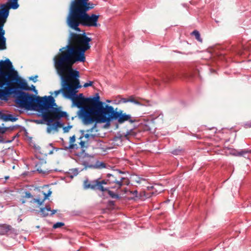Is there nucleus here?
Segmentation results:
<instances>
[{
	"mask_svg": "<svg viewBox=\"0 0 251 251\" xmlns=\"http://www.w3.org/2000/svg\"><path fill=\"white\" fill-rule=\"evenodd\" d=\"M88 0H74L71 4L70 10H79L80 9H84L88 8V11L89 9L94 7L93 3H88Z\"/></svg>",
	"mask_w": 251,
	"mask_h": 251,
	"instance_id": "nucleus-13",
	"label": "nucleus"
},
{
	"mask_svg": "<svg viewBox=\"0 0 251 251\" xmlns=\"http://www.w3.org/2000/svg\"><path fill=\"white\" fill-rule=\"evenodd\" d=\"M18 1V0H9L6 3L0 5V50L6 49V39L4 37L5 30L3 27L9 15V9H16L19 7Z\"/></svg>",
	"mask_w": 251,
	"mask_h": 251,
	"instance_id": "nucleus-7",
	"label": "nucleus"
},
{
	"mask_svg": "<svg viewBox=\"0 0 251 251\" xmlns=\"http://www.w3.org/2000/svg\"><path fill=\"white\" fill-rule=\"evenodd\" d=\"M76 77L74 79V82L73 83V91L74 93H71L72 96L70 97H68L67 99H71L73 104L80 108V110L79 111V116L80 118V111L82 108L85 107L86 105H88V98H84L83 94L80 93L78 95H76L77 91V89L81 87L80 85V82L79 80V72L77 71L76 73Z\"/></svg>",
	"mask_w": 251,
	"mask_h": 251,
	"instance_id": "nucleus-10",
	"label": "nucleus"
},
{
	"mask_svg": "<svg viewBox=\"0 0 251 251\" xmlns=\"http://www.w3.org/2000/svg\"><path fill=\"white\" fill-rule=\"evenodd\" d=\"M5 178L6 179H8L9 178V176H6L5 177Z\"/></svg>",
	"mask_w": 251,
	"mask_h": 251,
	"instance_id": "nucleus-41",
	"label": "nucleus"
},
{
	"mask_svg": "<svg viewBox=\"0 0 251 251\" xmlns=\"http://www.w3.org/2000/svg\"><path fill=\"white\" fill-rule=\"evenodd\" d=\"M39 102L40 107L38 111L41 113L44 121L48 126L47 132L50 133L52 131H57L58 127L63 126L58 120L61 118L67 117V113L62 111L60 108L54 107L56 106V104L53 97L51 96H44L43 100H40Z\"/></svg>",
	"mask_w": 251,
	"mask_h": 251,
	"instance_id": "nucleus-2",
	"label": "nucleus"
},
{
	"mask_svg": "<svg viewBox=\"0 0 251 251\" xmlns=\"http://www.w3.org/2000/svg\"><path fill=\"white\" fill-rule=\"evenodd\" d=\"M127 99H126V98L123 99H122V101H123V102H124L126 103V102H125V101H127Z\"/></svg>",
	"mask_w": 251,
	"mask_h": 251,
	"instance_id": "nucleus-39",
	"label": "nucleus"
},
{
	"mask_svg": "<svg viewBox=\"0 0 251 251\" xmlns=\"http://www.w3.org/2000/svg\"><path fill=\"white\" fill-rule=\"evenodd\" d=\"M90 167L95 169H101L105 168L106 165L103 162L97 161L94 165Z\"/></svg>",
	"mask_w": 251,
	"mask_h": 251,
	"instance_id": "nucleus-20",
	"label": "nucleus"
},
{
	"mask_svg": "<svg viewBox=\"0 0 251 251\" xmlns=\"http://www.w3.org/2000/svg\"><path fill=\"white\" fill-rule=\"evenodd\" d=\"M125 102H131L135 104H138V105H149V104H142L140 102L137 101V100H135L133 98L130 97L128 98L127 100V101H125Z\"/></svg>",
	"mask_w": 251,
	"mask_h": 251,
	"instance_id": "nucleus-24",
	"label": "nucleus"
},
{
	"mask_svg": "<svg viewBox=\"0 0 251 251\" xmlns=\"http://www.w3.org/2000/svg\"><path fill=\"white\" fill-rule=\"evenodd\" d=\"M17 234V230L13 228L10 225L0 224V235H13Z\"/></svg>",
	"mask_w": 251,
	"mask_h": 251,
	"instance_id": "nucleus-14",
	"label": "nucleus"
},
{
	"mask_svg": "<svg viewBox=\"0 0 251 251\" xmlns=\"http://www.w3.org/2000/svg\"><path fill=\"white\" fill-rule=\"evenodd\" d=\"M20 88L24 90H30V88L27 85V83L24 81H20Z\"/></svg>",
	"mask_w": 251,
	"mask_h": 251,
	"instance_id": "nucleus-23",
	"label": "nucleus"
},
{
	"mask_svg": "<svg viewBox=\"0 0 251 251\" xmlns=\"http://www.w3.org/2000/svg\"><path fill=\"white\" fill-rule=\"evenodd\" d=\"M32 90H33L34 92H36V90H35V87L34 85H32Z\"/></svg>",
	"mask_w": 251,
	"mask_h": 251,
	"instance_id": "nucleus-37",
	"label": "nucleus"
},
{
	"mask_svg": "<svg viewBox=\"0 0 251 251\" xmlns=\"http://www.w3.org/2000/svg\"><path fill=\"white\" fill-rule=\"evenodd\" d=\"M132 132V130H130L129 131H127L126 133L125 136L126 138H127L128 136L131 134V132Z\"/></svg>",
	"mask_w": 251,
	"mask_h": 251,
	"instance_id": "nucleus-33",
	"label": "nucleus"
},
{
	"mask_svg": "<svg viewBox=\"0 0 251 251\" xmlns=\"http://www.w3.org/2000/svg\"><path fill=\"white\" fill-rule=\"evenodd\" d=\"M112 120H117L119 124H123L126 122L132 124L137 121L135 118L132 117L130 114L124 113L122 110L114 111L111 106L100 123H108Z\"/></svg>",
	"mask_w": 251,
	"mask_h": 251,
	"instance_id": "nucleus-9",
	"label": "nucleus"
},
{
	"mask_svg": "<svg viewBox=\"0 0 251 251\" xmlns=\"http://www.w3.org/2000/svg\"><path fill=\"white\" fill-rule=\"evenodd\" d=\"M64 225V224L62 222H57L53 225V228H59Z\"/></svg>",
	"mask_w": 251,
	"mask_h": 251,
	"instance_id": "nucleus-28",
	"label": "nucleus"
},
{
	"mask_svg": "<svg viewBox=\"0 0 251 251\" xmlns=\"http://www.w3.org/2000/svg\"><path fill=\"white\" fill-rule=\"evenodd\" d=\"M24 198H32V195L29 192H25V195L23 197Z\"/></svg>",
	"mask_w": 251,
	"mask_h": 251,
	"instance_id": "nucleus-30",
	"label": "nucleus"
},
{
	"mask_svg": "<svg viewBox=\"0 0 251 251\" xmlns=\"http://www.w3.org/2000/svg\"><path fill=\"white\" fill-rule=\"evenodd\" d=\"M2 118L5 121H10L12 122H15L17 120V118L13 117L11 114H4L2 116Z\"/></svg>",
	"mask_w": 251,
	"mask_h": 251,
	"instance_id": "nucleus-21",
	"label": "nucleus"
},
{
	"mask_svg": "<svg viewBox=\"0 0 251 251\" xmlns=\"http://www.w3.org/2000/svg\"><path fill=\"white\" fill-rule=\"evenodd\" d=\"M88 8L79 10H69L66 22L72 29L77 31L80 29L78 27L80 25L87 27H97L98 26L99 15L88 14Z\"/></svg>",
	"mask_w": 251,
	"mask_h": 251,
	"instance_id": "nucleus-5",
	"label": "nucleus"
},
{
	"mask_svg": "<svg viewBox=\"0 0 251 251\" xmlns=\"http://www.w3.org/2000/svg\"><path fill=\"white\" fill-rule=\"evenodd\" d=\"M70 174L71 175V176L73 177L74 176H76L78 175L79 171L77 169H72L70 170Z\"/></svg>",
	"mask_w": 251,
	"mask_h": 251,
	"instance_id": "nucleus-27",
	"label": "nucleus"
},
{
	"mask_svg": "<svg viewBox=\"0 0 251 251\" xmlns=\"http://www.w3.org/2000/svg\"><path fill=\"white\" fill-rule=\"evenodd\" d=\"M182 151H183L182 150L176 149L172 151V153L174 155H178L180 154Z\"/></svg>",
	"mask_w": 251,
	"mask_h": 251,
	"instance_id": "nucleus-29",
	"label": "nucleus"
},
{
	"mask_svg": "<svg viewBox=\"0 0 251 251\" xmlns=\"http://www.w3.org/2000/svg\"><path fill=\"white\" fill-rule=\"evenodd\" d=\"M85 132V130H80L81 135L79 138V139L81 140L79 144L81 148H83L84 147L85 142H87L89 140L90 137H93V135L92 134H89L88 133L84 134Z\"/></svg>",
	"mask_w": 251,
	"mask_h": 251,
	"instance_id": "nucleus-15",
	"label": "nucleus"
},
{
	"mask_svg": "<svg viewBox=\"0 0 251 251\" xmlns=\"http://www.w3.org/2000/svg\"><path fill=\"white\" fill-rule=\"evenodd\" d=\"M35 122H36V123H38V124L42 123V122L41 121H40V120H36Z\"/></svg>",
	"mask_w": 251,
	"mask_h": 251,
	"instance_id": "nucleus-38",
	"label": "nucleus"
},
{
	"mask_svg": "<svg viewBox=\"0 0 251 251\" xmlns=\"http://www.w3.org/2000/svg\"><path fill=\"white\" fill-rule=\"evenodd\" d=\"M51 191L50 189L48 191L47 193L43 192V194L44 196V197L43 200H41L39 199H33L32 201L33 202L37 203L39 205H41L43 203L44 201L48 198V197L51 195Z\"/></svg>",
	"mask_w": 251,
	"mask_h": 251,
	"instance_id": "nucleus-17",
	"label": "nucleus"
},
{
	"mask_svg": "<svg viewBox=\"0 0 251 251\" xmlns=\"http://www.w3.org/2000/svg\"><path fill=\"white\" fill-rule=\"evenodd\" d=\"M104 181H100L99 179H95L89 181L88 179L85 180L83 182V187L85 189H91L92 190H98L103 192L107 191V189L103 186Z\"/></svg>",
	"mask_w": 251,
	"mask_h": 251,
	"instance_id": "nucleus-12",
	"label": "nucleus"
},
{
	"mask_svg": "<svg viewBox=\"0 0 251 251\" xmlns=\"http://www.w3.org/2000/svg\"><path fill=\"white\" fill-rule=\"evenodd\" d=\"M93 81H89L88 82L84 83V84L83 85V87L86 88L89 86H91L93 85Z\"/></svg>",
	"mask_w": 251,
	"mask_h": 251,
	"instance_id": "nucleus-31",
	"label": "nucleus"
},
{
	"mask_svg": "<svg viewBox=\"0 0 251 251\" xmlns=\"http://www.w3.org/2000/svg\"><path fill=\"white\" fill-rule=\"evenodd\" d=\"M37 77H38L37 75H35V76H31V77H30L29 78V79L32 80L34 82H35L37 81L36 78H37Z\"/></svg>",
	"mask_w": 251,
	"mask_h": 251,
	"instance_id": "nucleus-34",
	"label": "nucleus"
},
{
	"mask_svg": "<svg viewBox=\"0 0 251 251\" xmlns=\"http://www.w3.org/2000/svg\"><path fill=\"white\" fill-rule=\"evenodd\" d=\"M14 93L17 95L16 102L19 107L39 111L40 107L39 101L43 100L44 97L35 98L33 95L20 91H17V90Z\"/></svg>",
	"mask_w": 251,
	"mask_h": 251,
	"instance_id": "nucleus-8",
	"label": "nucleus"
},
{
	"mask_svg": "<svg viewBox=\"0 0 251 251\" xmlns=\"http://www.w3.org/2000/svg\"><path fill=\"white\" fill-rule=\"evenodd\" d=\"M19 80L17 72L12 70V72L8 75L4 71H0V87L4 89H0V99L5 100L9 94L16 92V88L15 84Z\"/></svg>",
	"mask_w": 251,
	"mask_h": 251,
	"instance_id": "nucleus-6",
	"label": "nucleus"
},
{
	"mask_svg": "<svg viewBox=\"0 0 251 251\" xmlns=\"http://www.w3.org/2000/svg\"><path fill=\"white\" fill-rule=\"evenodd\" d=\"M22 203H25V201L24 199L22 200Z\"/></svg>",
	"mask_w": 251,
	"mask_h": 251,
	"instance_id": "nucleus-40",
	"label": "nucleus"
},
{
	"mask_svg": "<svg viewBox=\"0 0 251 251\" xmlns=\"http://www.w3.org/2000/svg\"><path fill=\"white\" fill-rule=\"evenodd\" d=\"M107 179L102 180L105 182L103 184H114L112 188L119 189L123 186V181L126 179L125 177H122L120 175H114L110 174L107 175Z\"/></svg>",
	"mask_w": 251,
	"mask_h": 251,
	"instance_id": "nucleus-11",
	"label": "nucleus"
},
{
	"mask_svg": "<svg viewBox=\"0 0 251 251\" xmlns=\"http://www.w3.org/2000/svg\"><path fill=\"white\" fill-rule=\"evenodd\" d=\"M84 165H87V163L86 162H84L83 163Z\"/></svg>",
	"mask_w": 251,
	"mask_h": 251,
	"instance_id": "nucleus-42",
	"label": "nucleus"
},
{
	"mask_svg": "<svg viewBox=\"0 0 251 251\" xmlns=\"http://www.w3.org/2000/svg\"><path fill=\"white\" fill-rule=\"evenodd\" d=\"M192 34L194 35L196 37V39L201 42H202V39L201 38V36H200V34L199 33V32L197 30H194V31H193V32L192 33Z\"/></svg>",
	"mask_w": 251,
	"mask_h": 251,
	"instance_id": "nucleus-25",
	"label": "nucleus"
},
{
	"mask_svg": "<svg viewBox=\"0 0 251 251\" xmlns=\"http://www.w3.org/2000/svg\"><path fill=\"white\" fill-rule=\"evenodd\" d=\"M175 77L176 75L174 74L170 73L169 74L165 75L162 77V80L164 82H167L171 80H173Z\"/></svg>",
	"mask_w": 251,
	"mask_h": 251,
	"instance_id": "nucleus-19",
	"label": "nucleus"
},
{
	"mask_svg": "<svg viewBox=\"0 0 251 251\" xmlns=\"http://www.w3.org/2000/svg\"><path fill=\"white\" fill-rule=\"evenodd\" d=\"M54 66L57 74L60 77L61 81V88L55 91L54 97L57 96L62 93L63 96L67 98L72 96V86L74 79L76 77L77 70L73 69L65 65H64L55 60H53Z\"/></svg>",
	"mask_w": 251,
	"mask_h": 251,
	"instance_id": "nucleus-4",
	"label": "nucleus"
},
{
	"mask_svg": "<svg viewBox=\"0 0 251 251\" xmlns=\"http://www.w3.org/2000/svg\"><path fill=\"white\" fill-rule=\"evenodd\" d=\"M95 125L93 127H92L91 128L86 130V132H87L88 133L92 132L93 130L95 128Z\"/></svg>",
	"mask_w": 251,
	"mask_h": 251,
	"instance_id": "nucleus-36",
	"label": "nucleus"
},
{
	"mask_svg": "<svg viewBox=\"0 0 251 251\" xmlns=\"http://www.w3.org/2000/svg\"><path fill=\"white\" fill-rule=\"evenodd\" d=\"M88 105L82 108L80 111V118L84 125H88L96 122L100 123L109 108L111 106L105 105L100 101L99 94L93 98H88Z\"/></svg>",
	"mask_w": 251,
	"mask_h": 251,
	"instance_id": "nucleus-3",
	"label": "nucleus"
},
{
	"mask_svg": "<svg viewBox=\"0 0 251 251\" xmlns=\"http://www.w3.org/2000/svg\"><path fill=\"white\" fill-rule=\"evenodd\" d=\"M75 136L74 135L72 137H71L70 140V145L68 147H66L67 149H74L75 148V147L76 146L75 144H74V143L75 142Z\"/></svg>",
	"mask_w": 251,
	"mask_h": 251,
	"instance_id": "nucleus-22",
	"label": "nucleus"
},
{
	"mask_svg": "<svg viewBox=\"0 0 251 251\" xmlns=\"http://www.w3.org/2000/svg\"><path fill=\"white\" fill-rule=\"evenodd\" d=\"M108 193L110 197L113 199H118L120 198V196L118 194L115 193L112 191L108 190Z\"/></svg>",
	"mask_w": 251,
	"mask_h": 251,
	"instance_id": "nucleus-26",
	"label": "nucleus"
},
{
	"mask_svg": "<svg viewBox=\"0 0 251 251\" xmlns=\"http://www.w3.org/2000/svg\"><path fill=\"white\" fill-rule=\"evenodd\" d=\"M72 127V126H65L63 128V130H64V132H67L69 131V130L71 129V128Z\"/></svg>",
	"mask_w": 251,
	"mask_h": 251,
	"instance_id": "nucleus-32",
	"label": "nucleus"
},
{
	"mask_svg": "<svg viewBox=\"0 0 251 251\" xmlns=\"http://www.w3.org/2000/svg\"><path fill=\"white\" fill-rule=\"evenodd\" d=\"M251 152V151L248 150H242L238 151L235 150H233L231 151V154L235 156H242L243 154Z\"/></svg>",
	"mask_w": 251,
	"mask_h": 251,
	"instance_id": "nucleus-18",
	"label": "nucleus"
},
{
	"mask_svg": "<svg viewBox=\"0 0 251 251\" xmlns=\"http://www.w3.org/2000/svg\"><path fill=\"white\" fill-rule=\"evenodd\" d=\"M91 39L83 35L74 33L70 34L69 44L59 50L60 52L55 55V60L70 68L77 62H84L86 60L85 52L90 48Z\"/></svg>",
	"mask_w": 251,
	"mask_h": 251,
	"instance_id": "nucleus-1",
	"label": "nucleus"
},
{
	"mask_svg": "<svg viewBox=\"0 0 251 251\" xmlns=\"http://www.w3.org/2000/svg\"><path fill=\"white\" fill-rule=\"evenodd\" d=\"M40 212L43 217H46L49 215H53L56 212V210H51L50 207L49 205H47L44 208H41Z\"/></svg>",
	"mask_w": 251,
	"mask_h": 251,
	"instance_id": "nucleus-16",
	"label": "nucleus"
},
{
	"mask_svg": "<svg viewBox=\"0 0 251 251\" xmlns=\"http://www.w3.org/2000/svg\"><path fill=\"white\" fill-rule=\"evenodd\" d=\"M246 127H251V122H248L245 124Z\"/></svg>",
	"mask_w": 251,
	"mask_h": 251,
	"instance_id": "nucleus-35",
	"label": "nucleus"
}]
</instances>
